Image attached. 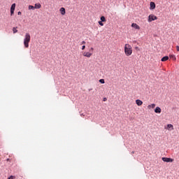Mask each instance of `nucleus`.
Returning a JSON list of instances; mask_svg holds the SVG:
<instances>
[{
  "mask_svg": "<svg viewBox=\"0 0 179 179\" xmlns=\"http://www.w3.org/2000/svg\"><path fill=\"white\" fill-rule=\"evenodd\" d=\"M124 53L127 57L132 55V46L129 44H125L124 45Z\"/></svg>",
  "mask_w": 179,
  "mask_h": 179,
  "instance_id": "f257e3e1",
  "label": "nucleus"
},
{
  "mask_svg": "<svg viewBox=\"0 0 179 179\" xmlns=\"http://www.w3.org/2000/svg\"><path fill=\"white\" fill-rule=\"evenodd\" d=\"M31 39V36L30 34L26 33L24 38V45L25 48H29V43H30V40Z\"/></svg>",
  "mask_w": 179,
  "mask_h": 179,
  "instance_id": "f03ea898",
  "label": "nucleus"
},
{
  "mask_svg": "<svg viewBox=\"0 0 179 179\" xmlns=\"http://www.w3.org/2000/svg\"><path fill=\"white\" fill-rule=\"evenodd\" d=\"M153 20H157V17L153 14H151L148 16V22L150 23V22H153Z\"/></svg>",
  "mask_w": 179,
  "mask_h": 179,
  "instance_id": "7ed1b4c3",
  "label": "nucleus"
},
{
  "mask_svg": "<svg viewBox=\"0 0 179 179\" xmlns=\"http://www.w3.org/2000/svg\"><path fill=\"white\" fill-rule=\"evenodd\" d=\"M162 160L163 162H165L166 163H173L174 162V159L171 158H167V157H162Z\"/></svg>",
  "mask_w": 179,
  "mask_h": 179,
  "instance_id": "20e7f679",
  "label": "nucleus"
},
{
  "mask_svg": "<svg viewBox=\"0 0 179 179\" xmlns=\"http://www.w3.org/2000/svg\"><path fill=\"white\" fill-rule=\"evenodd\" d=\"M16 8V3H13L10 8V15H13L15 13V9Z\"/></svg>",
  "mask_w": 179,
  "mask_h": 179,
  "instance_id": "39448f33",
  "label": "nucleus"
},
{
  "mask_svg": "<svg viewBox=\"0 0 179 179\" xmlns=\"http://www.w3.org/2000/svg\"><path fill=\"white\" fill-rule=\"evenodd\" d=\"M150 10H153V9H156V3H155V2L151 1L150 3Z\"/></svg>",
  "mask_w": 179,
  "mask_h": 179,
  "instance_id": "423d86ee",
  "label": "nucleus"
},
{
  "mask_svg": "<svg viewBox=\"0 0 179 179\" xmlns=\"http://www.w3.org/2000/svg\"><path fill=\"white\" fill-rule=\"evenodd\" d=\"M131 27H134V29H136V30H141V27H139V25H138L136 23H132Z\"/></svg>",
  "mask_w": 179,
  "mask_h": 179,
  "instance_id": "0eeeda50",
  "label": "nucleus"
},
{
  "mask_svg": "<svg viewBox=\"0 0 179 179\" xmlns=\"http://www.w3.org/2000/svg\"><path fill=\"white\" fill-rule=\"evenodd\" d=\"M83 57H87V58H90L92 57V54L89 52H85L83 54Z\"/></svg>",
  "mask_w": 179,
  "mask_h": 179,
  "instance_id": "6e6552de",
  "label": "nucleus"
},
{
  "mask_svg": "<svg viewBox=\"0 0 179 179\" xmlns=\"http://www.w3.org/2000/svg\"><path fill=\"white\" fill-rule=\"evenodd\" d=\"M155 113H156V114H160V113H162V108H160L159 106H157L155 109Z\"/></svg>",
  "mask_w": 179,
  "mask_h": 179,
  "instance_id": "1a4fd4ad",
  "label": "nucleus"
},
{
  "mask_svg": "<svg viewBox=\"0 0 179 179\" xmlns=\"http://www.w3.org/2000/svg\"><path fill=\"white\" fill-rule=\"evenodd\" d=\"M166 129H168L169 131H173V129H174V126H173V124H167Z\"/></svg>",
  "mask_w": 179,
  "mask_h": 179,
  "instance_id": "9d476101",
  "label": "nucleus"
},
{
  "mask_svg": "<svg viewBox=\"0 0 179 179\" xmlns=\"http://www.w3.org/2000/svg\"><path fill=\"white\" fill-rule=\"evenodd\" d=\"M59 10H60L61 15H62V16H64V15H65V13H66V11L65 10V8H64V7H62Z\"/></svg>",
  "mask_w": 179,
  "mask_h": 179,
  "instance_id": "9b49d317",
  "label": "nucleus"
},
{
  "mask_svg": "<svg viewBox=\"0 0 179 179\" xmlns=\"http://www.w3.org/2000/svg\"><path fill=\"white\" fill-rule=\"evenodd\" d=\"M136 103L137 104V106H142V104H143V101H142L141 99H136Z\"/></svg>",
  "mask_w": 179,
  "mask_h": 179,
  "instance_id": "f8f14e48",
  "label": "nucleus"
},
{
  "mask_svg": "<svg viewBox=\"0 0 179 179\" xmlns=\"http://www.w3.org/2000/svg\"><path fill=\"white\" fill-rule=\"evenodd\" d=\"M156 107V105L155 103H152L148 106V110H152V108H155Z\"/></svg>",
  "mask_w": 179,
  "mask_h": 179,
  "instance_id": "ddd939ff",
  "label": "nucleus"
},
{
  "mask_svg": "<svg viewBox=\"0 0 179 179\" xmlns=\"http://www.w3.org/2000/svg\"><path fill=\"white\" fill-rule=\"evenodd\" d=\"M161 61L162 62H166V61H169V56H165V57H162Z\"/></svg>",
  "mask_w": 179,
  "mask_h": 179,
  "instance_id": "4468645a",
  "label": "nucleus"
},
{
  "mask_svg": "<svg viewBox=\"0 0 179 179\" xmlns=\"http://www.w3.org/2000/svg\"><path fill=\"white\" fill-rule=\"evenodd\" d=\"M34 8L35 9H40V8H41V4H40L39 3H36Z\"/></svg>",
  "mask_w": 179,
  "mask_h": 179,
  "instance_id": "2eb2a0df",
  "label": "nucleus"
},
{
  "mask_svg": "<svg viewBox=\"0 0 179 179\" xmlns=\"http://www.w3.org/2000/svg\"><path fill=\"white\" fill-rule=\"evenodd\" d=\"M17 27H13V32L14 34L17 33Z\"/></svg>",
  "mask_w": 179,
  "mask_h": 179,
  "instance_id": "dca6fc26",
  "label": "nucleus"
},
{
  "mask_svg": "<svg viewBox=\"0 0 179 179\" xmlns=\"http://www.w3.org/2000/svg\"><path fill=\"white\" fill-rule=\"evenodd\" d=\"M101 22H106V17H105V16H101Z\"/></svg>",
  "mask_w": 179,
  "mask_h": 179,
  "instance_id": "f3484780",
  "label": "nucleus"
},
{
  "mask_svg": "<svg viewBox=\"0 0 179 179\" xmlns=\"http://www.w3.org/2000/svg\"><path fill=\"white\" fill-rule=\"evenodd\" d=\"M170 58H172V59H173V61H176V56L173 55H171L170 56Z\"/></svg>",
  "mask_w": 179,
  "mask_h": 179,
  "instance_id": "a211bd4d",
  "label": "nucleus"
},
{
  "mask_svg": "<svg viewBox=\"0 0 179 179\" xmlns=\"http://www.w3.org/2000/svg\"><path fill=\"white\" fill-rule=\"evenodd\" d=\"M29 10H34L35 9V7L34 6H29Z\"/></svg>",
  "mask_w": 179,
  "mask_h": 179,
  "instance_id": "6ab92c4d",
  "label": "nucleus"
},
{
  "mask_svg": "<svg viewBox=\"0 0 179 179\" xmlns=\"http://www.w3.org/2000/svg\"><path fill=\"white\" fill-rule=\"evenodd\" d=\"M99 24L100 26H104V24L103 23V21H99Z\"/></svg>",
  "mask_w": 179,
  "mask_h": 179,
  "instance_id": "aec40b11",
  "label": "nucleus"
},
{
  "mask_svg": "<svg viewBox=\"0 0 179 179\" xmlns=\"http://www.w3.org/2000/svg\"><path fill=\"white\" fill-rule=\"evenodd\" d=\"M99 82H100V83H102V84L105 83L104 79H100Z\"/></svg>",
  "mask_w": 179,
  "mask_h": 179,
  "instance_id": "412c9836",
  "label": "nucleus"
},
{
  "mask_svg": "<svg viewBox=\"0 0 179 179\" xmlns=\"http://www.w3.org/2000/svg\"><path fill=\"white\" fill-rule=\"evenodd\" d=\"M85 48H86V46L85 45H83L82 50H85Z\"/></svg>",
  "mask_w": 179,
  "mask_h": 179,
  "instance_id": "4be33fe9",
  "label": "nucleus"
},
{
  "mask_svg": "<svg viewBox=\"0 0 179 179\" xmlns=\"http://www.w3.org/2000/svg\"><path fill=\"white\" fill-rule=\"evenodd\" d=\"M81 44H83V45L86 44V41H83L81 43Z\"/></svg>",
  "mask_w": 179,
  "mask_h": 179,
  "instance_id": "5701e85b",
  "label": "nucleus"
},
{
  "mask_svg": "<svg viewBox=\"0 0 179 179\" xmlns=\"http://www.w3.org/2000/svg\"><path fill=\"white\" fill-rule=\"evenodd\" d=\"M176 50H177V51H179V46L178 45L176 46Z\"/></svg>",
  "mask_w": 179,
  "mask_h": 179,
  "instance_id": "b1692460",
  "label": "nucleus"
},
{
  "mask_svg": "<svg viewBox=\"0 0 179 179\" xmlns=\"http://www.w3.org/2000/svg\"><path fill=\"white\" fill-rule=\"evenodd\" d=\"M17 15H22V12L19 11V12L17 13Z\"/></svg>",
  "mask_w": 179,
  "mask_h": 179,
  "instance_id": "393cba45",
  "label": "nucleus"
},
{
  "mask_svg": "<svg viewBox=\"0 0 179 179\" xmlns=\"http://www.w3.org/2000/svg\"><path fill=\"white\" fill-rule=\"evenodd\" d=\"M107 100V98H103V101H106Z\"/></svg>",
  "mask_w": 179,
  "mask_h": 179,
  "instance_id": "a878e982",
  "label": "nucleus"
},
{
  "mask_svg": "<svg viewBox=\"0 0 179 179\" xmlns=\"http://www.w3.org/2000/svg\"><path fill=\"white\" fill-rule=\"evenodd\" d=\"M135 49H136V50H138L139 48H138V47H136Z\"/></svg>",
  "mask_w": 179,
  "mask_h": 179,
  "instance_id": "bb28decb",
  "label": "nucleus"
},
{
  "mask_svg": "<svg viewBox=\"0 0 179 179\" xmlns=\"http://www.w3.org/2000/svg\"><path fill=\"white\" fill-rule=\"evenodd\" d=\"M92 51H93V48H91Z\"/></svg>",
  "mask_w": 179,
  "mask_h": 179,
  "instance_id": "cd10ccee",
  "label": "nucleus"
},
{
  "mask_svg": "<svg viewBox=\"0 0 179 179\" xmlns=\"http://www.w3.org/2000/svg\"><path fill=\"white\" fill-rule=\"evenodd\" d=\"M131 153L134 154V153H135V152L133 151V152H131Z\"/></svg>",
  "mask_w": 179,
  "mask_h": 179,
  "instance_id": "c85d7f7f",
  "label": "nucleus"
}]
</instances>
